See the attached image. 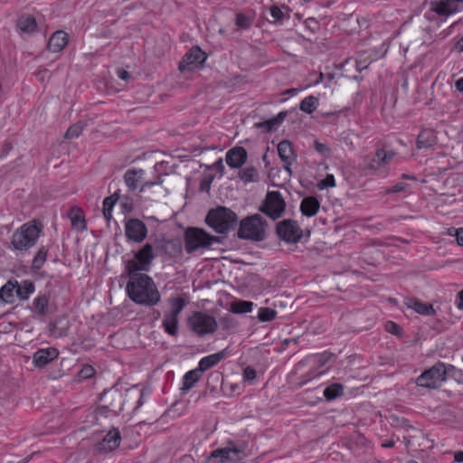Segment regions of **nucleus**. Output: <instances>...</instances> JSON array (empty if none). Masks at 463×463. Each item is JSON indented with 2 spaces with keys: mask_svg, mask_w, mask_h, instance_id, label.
Masks as SVG:
<instances>
[{
  "mask_svg": "<svg viewBox=\"0 0 463 463\" xmlns=\"http://www.w3.org/2000/svg\"><path fill=\"white\" fill-rule=\"evenodd\" d=\"M446 365L442 362H439L428 370H425L416 380L418 386L437 389L447 379Z\"/></svg>",
  "mask_w": 463,
  "mask_h": 463,
  "instance_id": "nucleus-9",
  "label": "nucleus"
},
{
  "mask_svg": "<svg viewBox=\"0 0 463 463\" xmlns=\"http://www.w3.org/2000/svg\"><path fill=\"white\" fill-rule=\"evenodd\" d=\"M226 351L222 350L207 356H203L200 359L198 363L197 369L203 373L212 367L216 366L221 361H222L226 357Z\"/></svg>",
  "mask_w": 463,
  "mask_h": 463,
  "instance_id": "nucleus-24",
  "label": "nucleus"
},
{
  "mask_svg": "<svg viewBox=\"0 0 463 463\" xmlns=\"http://www.w3.org/2000/svg\"><path fill=\"white\" fill-rule=\"evenodd\" d=\"M287 116H288L287 111H280L279 113H278V115L276 117L264 121L262 125L269 131H271L273 129H276L279 125H281Z\"/></svg>",
  "mask_w": 463,
  "mask_h": 463,
  "instance_id": "nucleus-38",
  "label": "nucleus"
},
{
  "mask_svg": "<svg viewBox=\"0 0 463 463\" xmlns=\"http://www.w3.org/2000/svg\"><path fill=\"white\" fill-rule=\"evenodd\" d=\"M408 463H419V462H417L415 460H410Z\"/></svg>",
  "mask_w": 463,
  "mask_h": 463,
  "instance_id": "nucleus-64",
  "label": "nucleus"
},
{
  "mask_svg": "<svg viewBox=\"0 0 463 463\" xmlns=\"http://www.w3.org/2000/svg\"><path fill=\"white\" fill-rule=\"evenodd\" d=\"M124 410L123 392L118 388L105 390L99 397V413L104 417L118 415Z\"/></svg>",
  "mask_w": 463,
  "mask_h": 463,
  "instance_id": "nucleus-6",
  "label": "nucleus"
},
{
  "mask_svg": "<svg viewBox=\"0 0 463 463\" xmlns=\"http://www.w3.org/2000/svg\"><path fill=\"white\" fill-rule=\"evenodd\" d=\"M135 260L128 262V273H140L148 271L155 259L154 249L150 243L145 244L135 254Z\"/></svg>",
  "mask_w": 463,
  "mask_h": 463,
  "instance_id": "nucleus-11",
  "label": "nucleus"
},
{
  "mask_svg": "<svg viewBox=\"0 0 463 463\" xmlns=\"http://www.w3.org/2000/svg\"><path fill=\"white\" fill-rule=\"evenodd\" d=\"M253 302L246 300H235L232 302L230 310L234 314H247L252 311Z\"/></svg>",
  "mask_w": 463,
  "mask_h": 463,
  "instance_id": "nucleus-35",
  "label": "nucleus"
},
{
  "mask_svg": "<svg viewBox=\"0 0 463 463\" xmlns=\"http://www.w3.org/2000/svg\"><path fill=\"white\" fill-rule=\"evenodd\" d=\"M385 330L394 335H401L402 333V327L393 321H387L384 325Z\"/></svg>",
  "mask_w": 463,
  "mask_h": 463,
  "instance_id": "nucleus-46",
  "label": "nucleus"
},
{
  "mask_svg": "<svg viewBox=\"0 0 463 463\" xmlns=\"http://www.w3.org/2000/svg\"><path fill=\"white\" fill-rule=\"evenodd\" d=\"M145 171L142 169H129L124 175V181L128 190L135 192L140 188Z\"/></svg>",
  "mask_w": 463,
  "mask_h": 463,
  "instance_id": "nucleus-22",
  "label": "nucleus"
},
{
  "mask_svg": "<svg viewBox=\"0 0 463 463\" xmlns=\"http://www.w3.org/2000/svg\"><path fill=\"white\" fill-rule=\"evenodd\" d=\"M314 147L316 151L321 155H327L330 153V148L327 145L315 141Z\"/></svg>",
  "mask_w": 463,
  "mask_h": 463,
  "instance_id": "nucleus-51",
  "label": "nucleus"
},
{
  "mask_svg": "<svg viewBox=\"0 0 463 463\" xmlns=\"http://www.w3.org/2000/svg\"><path fill=\"white\" fill-rule=\"evenodd\" d=\"M318 106V99L309 95L303 99L300 102L299 109L307 114H312Z\"/></svg>",
  "mask_w": 463,
  "mask_h": 463,
  "instance_id": "nucleus-37",
  "label": "nucleus"
},
{
  "mask_svg": "<svg viewBox=\"0 0 463 463\" xmlns=\"http://www.w3.org/2000/svg\"><path fill=\"white\" fill-rule=\"evenodd\" d=\"M408 307L413 309L420 315L423 316H433L435 315V309L430 303H424L416 298H410L407 301Z\"/></svg>",
  "mask_w": 463,
  "mask_h": 463,
  "instance_id": "nucleus-27",
  "label": "nucleus"
},
{
  "mask_svg": "<svg viewBox=\"0 0 463 463\" xmlns=\"http://www.w3.org/2000/svg\"><path fill=\"white\" fill-rule=\"evenodd\" d=\"M247 458L243 443L230 441L227 446L213 450L208 457L210 463H243Z\"/></svg>",
  "mask_w": 463,
  "mask_h": 463,
  "instance_id": "nucleus-4",
  "label": "nucleus"
},
{
  "mask_svg": "<svg viewBox=\"0 0 463 463\" xmlns=\"http://www.w3.org/2000/svg\"><path fill=\"white\" fill-rule=\"evenodd\" d=\"M247 151L242 146H234L226 153V163L233 169L241 167L247 160Z\"/></svg>",
  "mask_w": 463,
  "mask_h": 463,
  "instance_id": "nucleus-19",
  "label": "nucleus"
},
{
  "mask_svg": "<svg viewBox=\"0 0 463 463\" xmlns=\"http://www.w3.org/2000/svg\"><path fill=\"white\" fill-rule=\"evenodd\" d=\"M437 143L436 133L433 129L423 128L419 133L416 146L418 149L432 147Z\"/></svg>",
  "mask_w": 463,
  "mask_h": 463,
  "instance_id": "nucleus-25",
  "label": "nucleus"
},
{
  "mask_svg": "<svg viewBox=\"0 0 463 463\" xmlns=\"http://www.w3.org/2000/svg\"><path fill=\"white\" fill-rule=\"evenodd\" d=\"M235 24L242 30H248L252 24V18L244 14L243 13H238L236 14Z\"/></svg>",
  "mask_w": 463,
  "mask_h": 463,
  "instance_id": "nucleus-41",
  "label": "nucleus"
},
{
  "mask_svg": "<svg viewBox=\"0 0 463 463\" xmlns=\"http://www.w3.org/2000/svg\"><path fill=\"white\" fill-rule=\"evenodd\" d=\"M297 92H298L297 89H288L284 92V94L295 95V94H297Z\"/></svg>",
  "mask_w": 463,
  "mask_h": 463,
  "instance_id": "nucleus-61",
  "label": "nucleus"
},
{
  "mask_svg": "<svg viewBox=\"0 0 463 463\" xmlns=\"http://www.w3.org/2000/svg\"><path fill=\"white\" fill-rule=\"evenodd\" d=\"M285 201L278 191L269 192L261 211L272 219L281 216L285 211Z\"/></svg>",
  "mask_w": 463,
  "mask_h": 463,
  "instance_id": "nucleus-12",
  "label": "nucleus"
},
{
  "mask_svg": "<svg viewBox=\"0 0 463 463\" xmlns=\"http://www.w3.org/2000/svg\"><path fill=\"white\" fill-rule=\"evenodd\" d=\"M46 257H47V250L44 247L40 248L33 260V262H32L33 269H34L36 270L41 269L46 260Z\"/></svg>",
  "mask_w": 463,
  "mask_h": 463,
  "instance_id": "nucleus-40",
  "label": "nucleus"
},
{
  "mask_svg": "<svg viewBox=\"0 0 463 463\" xmlns=\"http://www.w3.org/2000/svg\"><path fill=\"white\" fill-rule=\"evenodd\" d=\"M84 125L81 122H77L76 124L71 126L66 133L65 137L68 139L77 138L80 137L83 130Z\"/></svg>",
  "mask_w": 463,
  "mask_h": 463,
  "instance_id": "nucleus-43",
  "label": "nucleus"
},
{
  "mask_svg": "<svg viewBox=\"0 0 463 463\" xmlns=\"http://www.w3.org/2000/svg\"><path fill=\"white\" fill-rule=\"evenodd\" d=\"M188 325L198 336L213 334L218 327L214 317L202 311H194L188 317Z\"/></svg>",
  "mask_w": 463,
  "mask_h": 463,
  "instance_id": "nucleus-8",
  "label": "nucleus"
},
{
  "mask_svg": "<svg viewBox=\"0 0 463 463\" xmlns=\"http://www.w3.org/2000/svg\"><path fill=\"white\" fill-rule=\"evenodd\" d=\"M168 304L170 306V311L165 314L178 317L180 313L184 308L186 302L183 297H171L168 298Z\"/></svg>",
  "mask_w": 463,
  "mask_h": 463,
  "instance_id": "nucleus-31",
  "label": "nucleus"
},
{
  "mask_svg": "<svg viewBox=\"0 0 463 463\" xmlns=\"http://www.w3.org/2000/svg\"><path fill=\"white\" fill-rule=\"evenodd\" d=\"M320 208V203L315 196L305 197L300 203V212L304 216H315Z\"/></svg>",
  "mask_w": 463,
  "mask_h": 463,
  "instance_id": "nucleus-26",
  "label": "nucleus"
},
{
  "mask_svg": "<svg viewBox=\"0 0 463 463\" xmlns=\"http://www.w3.org/2000/svg\"><path fill=\"white\" fill-rule=\"evenodd\" d=\"M125 235L128 240L140 243L147 236L146 225L137 218H130L125 222Z\"/></svg>",
  "mask_w": 463,
  "mask_h": 463,
  "instance_id": "nucleus-15",
  "label": "nucleus"
},
{
  "mask_svg": "<svg viewBox=\"0 0 463 463\" xmlns=\"http://www.w3.org/2000/svg\"><path fill=\"white\" fill-rule=\"evenodd\" d=\"M409 188V184L404 182H398L393 186H392L388 191L390 193H402L407 191Z\"/></svg>",
  "mask_w": 463,
  "mask_h": 463,
  "instance_id": "nucleus-50",
  "label": "nucleus"
},
{
  "mask_svg": "<svg viewBox=\"0 0 463 463\" xmlns=\"http://www.w3.org/2000/svg\"><path fill=\"white\" fill-rule=\"evenodd\" d=\"M222 324L223 329H229L230 327L233 326L232 321L230 318H222Z\"/></svg>",
  "mask_w": 463,
  "mask_h": 463,
  "instance_id": "nucleus-57",
  "label": "nucleus"
},
{
  "mask_svg": "<svg viewBox=\"0 0 463 463\" xmlns=\"http://www.w3.org/2000/svg\"><path fill=\"white\" fill-rule=\"evenodd\" d=\"M117 74H118V78L123 80H128L130 78L129 72L123 69L118 70Z\"/></svg>",
  "mask_w": 463,
  "mask_h": 463,
  "instance_id": "nucleus-55",
  "label": "nucleus"
},
{
  "mask_svg": "<svg viewBox=\"0 0 463 463\" xmlns=\"http://www.w3.org/2000/svg\"><path fill=\"white\" fill-rule=\"evenodd\" d=\"M277 311L270 307H260L258 310V319L260 322H270L277 317Z\"/></svg>",
  "mask_w": 463,
  "mask_h": 463,
  "instance_id": "nucleus-39",
  "label": "nucleus"
},
{
  "mask_svg": "<svg viewBox=\"0 0 463 463\" xmlns=\"http://www.w3.org/2000/svg\"><path fill=\"white\" fill-rule=\"evenodd\" d=\"M454 460L458 463H463V451L455 452Z\"/></svg>",
  "mask_w": 463,
  "mask_h": 463,
  "instance_id": "nucleus-58",
  "label": "nucleus"
},
{
  "mask_svg": "<svg viewBox=\"0 0 463 463\" xmlns=\"http://www.w3.org/2000/svg\"><path fill=\"white\" fill-rule=\"evenodd\" d=\"M455 87H456L457 90H458L459 92H463V77L459 78L455 82Z\"/></svg>",
  "mask_w": 463,
  "mask_h": 463,
  "instance_id": "nucleus-59",
  "label": "nucleus"
},
{
  "mask_svg": "<svg viewBox=\"0 0 463 463\" xmlns=\"http://www.w3.org/2000/svg\"><path fill=\"white\" fill-rule=\"evenodd\" d=\"M456 306L458 309L463 310V289L458 293Z\"/></svg>",
  "mask_w": 463,
  "mask_h": 463,
  "instance_id": "nucleus-54",
  "label": "nucleus"
},
{
  "mask_svg": "<svg viewBox=\"0 0 463 463\" xmlns=\"http://www.w3.org/2000/svg\"><path fill=\"white\" fill-rule=\"evenodd\" d=\"M432 9L440 15H448L451 14L449 5L446 1H435L432 3Z\"/></svg>",
  "mask_w": 463,
  "mask_h": 463,
  "instance_id": "nucleus-42",
  "label": "nucleus"
},
{
  "mask_svg": "<svg viewBox=\"0 0 463 463\" xmlns=\"http://www.w3.org/2000/svg\"><path fill=\"white\" fill-rule=\"evenodd\" d=\"M205 222L217 233L225 234L237 226L238 216L231 209L219 206L209 211Z\"/></svg>",
  "mask_w": 463,
  "mask_h": 463,
  "instance_id": "nucleus-3",
  "label": "nucleus"
},
{
  "mask_svg": "<svg viewBox=\"0 0 463 463\" xmlns=\"http://www.w3.org/2000/svg\"><path fill=\"white\" fill-rule=\"evenodd\" d=\"M269 14L275 21H281L284 18V13L280 7L273 5L269 9Z\"/></svg>",
  "mask_w": 463,
  "mask_h": 463,
  "instance_id": "nucleus-49",
  "label": "nucleus"
},
{
  "mask_svg": "<svg viewBox=\"0 0 463 463\" xmlns=\"http://www.w3.org/2000/svg\"><path fill=\"white\" fill-rule=\"evenodd\" d=\"M321 184L323 187H335V176L331 174H327L326 176L321 181Z\"/></svg>",
  "mask_w": 463,
  "mask_h": 463,
  "instance_id": "nucleus-52",
  "label": "nucleus"
},
{
  "mask_svg": "<svg viewBox=\"0 0 463 463\" xmlns=\"http://www.w3.org/2000/svg\"><path fill=\"white\" fill-rule=\"evenodd\" d=\"M118 199V195L117 193H115L114 194L108 196L103 200L102 213H103L104 218L107 220V222H110V220L113 217V215H112L113 209H114V206L117 203Z\"/></svg>",
  "mask_w": 463,
  "mask_h": 463,
  "instance_id": "nucleus-33",
  "label": "nucleus"
},
{
  "mask_svg": "<svg viewBox=\"0 0 463 463\" xmlns=\"http://www.w3.org/2000/svg\"><path fill=\"white\" fill-rule=\"evenodd\" d=\"M276 230L279 237L286 242L296 243L301 240L303 235L298 222L290 219L279 222Z\"/></svg>",
  "mask_w": 463,
  "mask_h": 463,
  "instance_id": "nucleus-13",
  "label": "nucleus"
},
{
  "mask_svg": "<svg viewBox=\"0 0 463 463\" xmlns=\"http://www.w3.org/2000/svg\"><path fill=\"white\" fill-rule=\"evenodd\" d=\"M324 397L327 402H331L340 397L344 393V385L342 383H331L324 390Z\"/></svg>",
  "mask_w": 463,
  "mask_h": 463,
  "instance_id": "nucleus-32",
  "label": "nucleus"
},
{
  "mask_svg": "<svg viewBox=\"0 0 463 463\" xmlns=\"http://www.w3.org/2000/svg\"><path fill=\"white\" fill-rule=\"evenodd\" d=\"M277 150L279 158L284 163L285 170L291 173L290 166L297 160V155L293 150L292 143L288 140H282L278 144Z\"/></svg>",
  "mask_w": 463,
  "mask_h": 463,
  "instance_id": "nucleus-18",
  "label": "nucleus"
},
{
  "mask_svg": "<svg viewBox=\"0 0 463 463\" xmlns=\"http://www.w3.org/2000/svg\"><path fill=\"white\" fill-rule=\"evenodd\" d=\"M10 149H11V144L6 143V144L5 145V151H7V150H10Z\"/></svg>",
  "mask_w": 463,
  "mask_h": 463,
  "instance_id": "nucleus-63",
  "label": "nucleus"
},
{
  "mask_svg": "<svg viewBox=\"0 0 463 463\" xmlns=\"http://www.w3.org/2000/svg\"><path fill=\"white\" fill-rule=\"evenodd\" d=\"M42 231L43 226L39 222H27L13 233L11 244L15 250L26 251L37 243Z\"/></svg>",
  "mask_w": 463,
  "mask_h": 463,
  "instance_id": "nucleus-2",
  "label": "nucleus"
},
{
  "mask_svg": "<svg viewBox=\"0 0 463 463\" xmlns=\"http://www.w3.org/2000/svg\"><path fill=\"white\" fill-rule=\"evenodd\" d=\"M17 27L23 33H33L37 29V23L33 15L24 14L18 18Z\"/></svg>",
  "mask_w": 463,
  "mask_h": 463,
  "instance_id": "nucleus-29",
  "label": "nucleus"
},
{
  "mask_svg": "<svg viewBox=\"0 0 463 463\" xmlns=\"http://www.w3.org/2000/svg\"><path fill=\"white\" fill-rule=\"evenodd\" d=\"M95 374V369L90 365L85 364L79 372V377L80 379H90Z\"/></svg>",
  "mask_w": 463,
  "mask_h": 463,
  "instance_id": "nucleus-47",
  "label": "nucleus"
},
{
  "mask_svg": "<svg viewBox=\"0 0 463 463\" xmlns=\"http://www.w3.org/2000/svg\"><path fill=\"white\" fill-rule=\"evenodd\" d=\"M162 326L166 334L174 336L178 332V317L165 314Z\"/></svg>",
  "mask_w": 463,
  "mask_h": 463,
  "instance_id": "nucleus-34",
  "label": "nucleus"
},
{
  "mask_svg": "<svg viewBox=\"0 0 463 463\" xmlns=\"http://www.w3.org/2000/svg\"><path fill=\"white\" fill-rule=\"evenodd\" d=\"M264 235V224L259 215L256 214L241 220L238 230L239 238L259 241L263 240Z\"/></svg>",
  "mask_w": 463,
  "mask_h": 463,
  "instance_id": "nucleus-10",
  "label": "nucleus"
},
{
  "mask_svg": "<svg viewBox=\"0 0 463 463\" xmlns=\"http://www.w3.org/2000/svg\"><path fill=\"white\" fill-rule=\"evenodd\" d=\"M184 241L185 251L192 254L202 249H209L217 241V238L203 228L188 227L184 233Z\"/></svg>",
  "mask_w": 463,
  "mask_h": 463,
  "instance_id": "nucleus-5",
  "label": "nucleus"
},
{
  "mask_svg": "<svg viewBox=\"0 0 463 463\" xmlns=\"http://www.w3.org/2000/svg\"><path fill=\"white\" fill-rule=\"evenodd\" d=\"M121 442V435L118 429L110 430L102 440L98 444V450L100 452H109L117 449Z\"/></svg>",
  "mask_w": 463,
  "mask_h": 463,
  "instance_id": "nucleus-20",
  "label": "nucleus"
},
{
  "mask_svg": "<svg viewBox=\"0 0 463 463\" xmlns=\"http://www.w3.org/2000/svg\"><path fill=\"white\" fill-rule=\"evenodd\" d=\"M257 176V170L254 167H246L240 173L241 179L245 182H252Z\"/></svg>",
  "mask_w": 463,
  "mask_h": 463,
  "instance_id": "nucleus-45",
  "label": "nucleus"
},
{
  "mask_svg": "<svg viewBox=\"0 0 463 463\" xmlns=\"http://www.w3.org/2000/svg\"><path fill=\"white\" fill-rule=\"evenodd\" d=\"M156 183L155 182H150V181H144L141 183V185H140V188H139V192L142 193L144 192L146 188L148 187H151L153 185H155Z\"/></svg>",
  "mask_w": 463,
  "mask_h": 463,
  "instance_id": "nucleus-56",
  "label": "nucleus"
},
{
  "mask_svg": "<svg viewBox=\"0 0 463 463\" xmlns=\"http://www.w3.org/2000/svg\"><path fill=\"white\" fill-rule=\"evenodd\" d=\"M382 446L384 448H392L395 446V441L391 439V440H388V441L383 443Z\"/></svg>",
  "mask_w": 463,
  "mask_h": 463,
  "instance_id": "nucleus-60",
  "label": "nucleus"
},
{
  "mask_svg": "<svg viewBox=\"0 0 463 463\" xmlns=\"http://www.w3.org/2000/svg\"><path fill=\"white\" fill-rule=\"evenodd\" d=\"M202 373L197 369H193L184 373L182 379L181 391L185 393L191 390L200 380Z\"/></svg>",
  "mask_w": 463,
  "mask_h": 463,
  "instance_id": "nucleus-28",
  "label": "nucleus"
},
{
  "mask_svg": "<svg viewBox=\"0 0 463 463\" xmlns=\"http://www.w3.org/2000/svg\"><path fill=\"white\" fill-rule=\"evenodd\" d=\"M69 43V34L64 31L54 32L48 41V50L52 52H61Z\"/></svg>",
  "mask_w": 463,
  "mask_h": 463,
  "instance_id": "nucleus-21",
  "label": "nucleus"
},
{
  "mask_svg": "<svg viewBox=\"0 0 463 463\" xmlns=\"http://www.w3.org/2000/svg\"><path fill=\"white\" fill-rule=\"evenodd\" d=\"M60 352L55 347L40 348L33 353V364L35 367L43 368L58 358Z\"/></svg>",
  "mask_w": 463,
  "mask_h": 463,
  "instance_id": "nucleus-17",
  "label": "nucleus"
},
{
  "mask_svg": "<svg viewBox=\"0 0 463 463\" xmlns=\"http://www.w3.org/2000/svg\"><path fill=\"white\" fill-rule=\"evenodd\" d=\"M206 59V53L199 46H194L190 49L180 61L179 70L181 71H191L202 67Z\"/></svg>",
  "mask_w": 463,
  "mask_h": 463,
  "instance_id": "nucleus-14",
  "label": "nucleus"
},
{
  "mask_svg": "<svg viewBox=\"0 0 463 463\" xmlns=\"http://www.w3.org/2000/svg\"><path fill=\"white\" fill-rule=\"evenodd\" d=\"M33 306L39 314L43 315L48 307V298L45 296H39L33 300Z\"/></svg>",
  "mask_w": 463,
  "mask_h": 463,
  "instance_id": "nucleus-44",
  "label": "nucleus"
},
{
  "mask_svg": "<svg viewBox=\"0 0 463 463\" xmlns=\"http://www.w3.org/2000/svg\"><path fill=\"white\" fill-rule=\"evenodd\" d=\"M17 281H7L0 290V298L6 303H13L17 297Z\"/></svg>",
  "mask_w": 463,
  "mask_h": 463,
  "instance_id": "nucleus-30",
  "label": "nucleus"
},
{
  "mask_svg": "<svg viewBox=\"0 0 463 463\" xmlns=\"http://www.w3.org/2000/svg\"><path fill=\"white\" fill-rule=\"evenodd\" d=\"M68 216L73 230L81 232L87 229L85 214L80 207H71Z\"/></svg>",
  "mask_w": 463,
  "mask_h": 463,
  "instance_id": "nucleus-23",
  "label": "nucleus"
},
{
  "mask_svg": "<svg viewBox=\"0 0 463 463\" xmlns=\"http://www.w3.org/2000/svg\"><path fill=\"white\" fill-rule=\"evenodd\" d=\"M17 298L27 299L34 292V284L30 280H24L21 284L17 282Z\"/></svg>",
  "mask_w": 463,
  "mask_h": 463,
  "instance_id": "nucleus-36",
  "label": "nucleus"
},
{
  "mask_svg": "<svg viewBox=\"0 0 463 463\" xmlns=\"http://www.w3.org/2000/svg\"><path fill=\"white\" fill-rule=\"evenodd\" d=\"M455 236H456L457 243L459 246H463V228L456 229Z\"/></svg>",
  "mask_w": 463,
  "mask_h": 463,
  "instance_id": "nucleus-53",
  "label": "nucleus"
},
{
  "mask_svg": "<svg viewBox=\"0 0 463 463\" xmlns=\"http://www.w3.org/2000/svg\"><path fill=\"white\" fill-rule=\"evenodd\" d=\"M402 178L403 179H411V180H416V178L412 175H406V174H403L402 175Z\"/></svg>",
  "mask_w": 463,
  "mask_h": 463,
  "instance_id": "nucleus-62",
  "label": "nucleus"
},
{
  "mask_svg": "<svg viewBox=\"0 0 463 463\" xmlns=\"http://www.w3.org/2000/svg\"><path fill=\"white\" fill-rule=\"evenodd\" d=\"M128 274L126 294L131 301L145 307H154L160 302V292L151 277L145 273Z\"/></svg>",
  "mask_w": 463,
  "mask_h": 463,
  "instance_id": "nucleus-1",
  "label": "nucleus"
},
{
  "mask_svg": "<svg viewBox=\"0 0 463 463\" xmlns=\"http://www.w3.org/2000/svg\"><path fill=\"white\" fill-rule=\"evenodd\" d=\"M395 156L396 153L392 150L377 148L373 156L364 158V169L374 175L385 173Z\"/></svg>",
  "mask_w": 463,
  "mask_h": 463,
  "instance_id": "nucleus-7",
  "label": "nucleus"
},
{
  "mask_svg": "<svg viewBox=\"0 0 463 463\" xmlns=\"http://www.w3.org/2000/svg\"><path fill=\"white\" fill-rule=\"evenodd\" d=\"M124 408L131 410L132 413H137L138 409L144 404V389L138 385H134L123 392Z\"/></svg>",
  "mask_w": 463,
  "mask_h": 463,
  "instance_id": "nucleus-16",
  "label": "nucleus"
},
{
  "mask_svg": "<svg viewBox=\"0 0 463 463\" xmlns=\"http://www.w3.org/2000/svg\"><path fill=\"white\" fill-rule=\"evenodd\" d=\"M242 377L244 381L252 383L257 377L256 370L250 366H247L243 370Z\"/></svg>",
  "mask_w": 463,
  "mask_h": 463,
  "instance_id": "nucleus-48",
  "label": "nucleus"
}]
</instances>
